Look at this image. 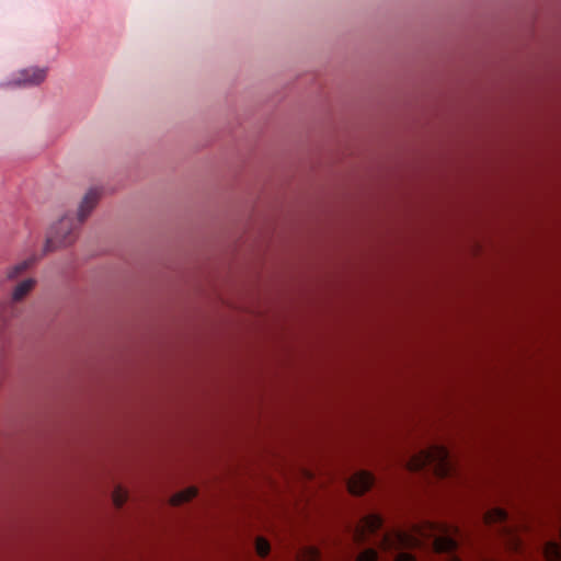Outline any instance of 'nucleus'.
Listing matches in <instances>:
<instances>
[{
  "label": "nucleus",
  "mask_w": 561,
  "mask_h": 561,
  "mask_svg": "<svg viewBox=\"0 0 561 561\" xmlns=\"http://www.w3.org/2000/svg\"><path fill=\"white\" fill-rule=\"evenodd\" d=\"M370 537L375 547L362 551L357 561H378L381 551L391 553L392 561H416L413 554L402 551L414 548L446 553V561H461L456 554L458 542L451 531L432 522L414 525L410 530H383L382 517L370 513L363 516L353 529V538L362 545Z\"/></svg>",
  "instance_id": "1"
},
{
  "label": "nucleus",
  "mask_w": 561,
  "mask_h": 561,
  "mask_svg": "<svg viewBox=\"0 0 561 561\" xmlns=\"http://www.w3.org/2000/svg\"><path fill=\"white\" fill-rule=\"evenodd\" d=\"M409 468L412 471H431L438 478H446L454 471L449 451L440 445H433L413 456Z\"/></svg>",
  "instance_id": "2"
},
{
  "label": "nucleus",
  "mask_w": 561,
  "mask_h": 561,
  "mask_svg": "<svg viewBox=\"0 0 561 561\" xmlns=\"http://www.w3.org/2000/svg\"><path fill=\"white\" fill-rule=\"evenodd\" d=\"M100 195L101 193L98 188L89 190L80 204L78 218L73 219L66 216L53 225L48 232L46 245H55L57 242L66 241L77 229L78 225L81 224L95 207Z\"/></svg>",
  "instance_id": "3"
},
{
  "label": "nucleus",
  "mask_w": 561,
  "mask_h": 561,
  "mask_svg": "<svg viewBox=\"0 0 561 561\" xmlns=\"http://www.w3.org/2000/svg\"><path fill=\"white\" fill-rule=\"evenodd\" d=\"M375 482V478L368 471L356 472L348 481L347 488L354 495H360L368 491Z\"/></svg>",
  "instance_id": "4"
},
{
  "label": "nucleus",
  "mask_w": 561,
  "mask_h": 561,
  "mask_svg": "<svg viewBox=\"0 0 561 561\" xmlns=\"http://www.w3.org/2000/svg\"><path fill=\"white\" fill-rule=\"evenodd\" d=\"M20 76L16 84H38L45 79L46 72L43 69H26Z\"/></svg>",
  "instance_id": "5"
},
{
  "label": "nucleus",
  "mask_w": 561,
  "mask_h": 561,
  "mask_svg": "<svg viewBox=\"0 0 561 561\" xmlns=\"http://www.w3.org/2000/svg\"><path fill=\"white\" fill-rule=\"evenodd\" d=\"M34 285L35 280L33 278H27L19 283L12 291V301L18 302L22 300L32 290Z\"/></svg>",
  "instance_id": "6"
},
{
  "label": "nucleus",
  "mask_w": 561,
  "mask_h": 561,
  "mask_svg": "<svg viewBox=\"0 0 561 561\" xmlns=\"http://www.w3.org/2000/svg\"><path fill=\"white\" fill-rule=\"evenodd\" d=\"M542 553L547 561H561V545L556 541H547L542 547Z\"/></svg>",
  "instance_id": "7"
},
{
  "label": "nucleus",
  "mask_w": 561,
  "mask_h": 561,
  "mask_svg": "<svg viewBox=\"0 0 561 561\" xmlns=\"http://www.w3.org/2000/svg\"><path fill=\"white\" fill-rule=\"evenodd\" d=\"M197 495V490L195 488H188L182 492L174 494L171 499V503L173 505H181L185 502L191 501Z\"/></svg>",
  "instance_id": "8"
},
{
  "label": "nucleus",
  "mask_w": 561,
  "mask_h": 561,
  "mask_svg": "<svg viewBox=\"0 0 561 561\" xmlns=\"http://www.w3.org/2000/svg\"><path fill=\"white\" fill-rule=\"evenodd\" d=\"M297 561H321L320 552L314 547H306L300 551Z\"/></svg>",
  "instance_id": "9"
},
{
  "label": "nucleus",
  "mask_w": 561,
  "mask_h": 561,
  "mask_svg": "<svg viewBox=\"0 0 561 561\" xmlns=\"http://www.w3.org/2000/svg\"><path fill=\"white\" fill-rule=\"evenodd\" d=\"M34 263L33 259L24 260L8 271V278L13 279L26 271Z\"/></svg>",
  "instance_id": "10"
},
{
  "label": "nucleus",
  "mask_w": 561,
  "mask_h": 561,
  "mask_svg": "<svg viewBox=\"0 0 561 561\" xmlns=\"http://www.w3.org/2000/svg\"><path fill=\"white\" fill-rule=\"evenodd\" d=\"M507 519V513L503 508H493L488 512L485 515V520L488 523H503Z\"/></svg>",
  "instance_id": "11"
},
{
  "label": "nucleus",
  "mask_w": 561,
  "mask_h": 561,
  "mask_svg": "<svg viewBox=\"0 0 561 561\" xmlns=\"http://www.w3.org/2000/svg\"><path fill=\"white\" fill-rule=\"evenodd\" d=\"M255 549L257 554L264 558L270 553V543L266 539L259 537L255 542Z\"/></svg>",
  "instance_id": "12"
},
{
  "label": "nucleus",
  "mask_w": 561,
  "mask_h": 561,
  "mask_svg": "<svg viewBox=\"0 0 561 561\" xmlns=\"http://www.w3.org/2000/svg\"><path fill=\"white\" fill-rule=\"evenodd\" d=\"M127 501V493L122 488H116L113 492V503L116 507H122Z\"/></svg>",
  "instance_id": "13"
}]
</instances>
